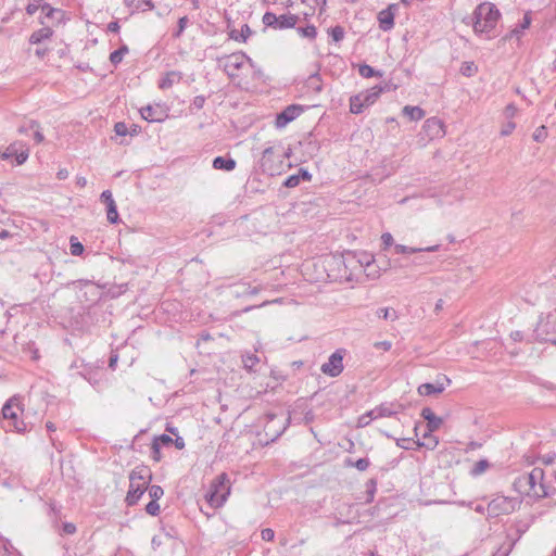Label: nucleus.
<instances>
[{"label":"nucleus","instance_id":"nucleus-1","mask_svg":"<svg viewBox=\"0 0 556 556\" xmlns=\"http://www.w3.org/2000/svg\"><path fill=\"white\" fill-rule=\"evenodd\" d=\"M500 17L501 13L493 3H480L473 11L472 26L475 34L485 35V38L490 39L492 37L490 34L496 27Z\"/></svg>","mask_w":556,"mask_h":556},{"label":"nucleus","instance_id":"nucleus-2","mask_svg":"<svg viewBox=\"0 0 556 556\" xmlns=\"http://www.w3.org/2000/svg\"><path fill=\"white\" fill-rule=\"evenodd\" d=\"M152 480V471L146 465L136 466L129 473V489L125 502L127 506H134L148 489Z\"/></svg>","mask_w":556,"mask_h":556},{"label":"nucleus","instance_id":"nucleus-3","mask_svg":"<svg viewBox=\"0 0 556 556\" xmlns=\"http://www.w3.org/2000/svg\"><path fill=\"white\" fill-rule=\"evenodd\" d=\"M290 153V149L285 151L280 146L267 147L260 160L262 170L270 176L280 175L286 167L290 166L285 163V159H288Z\"/></svg>","mask_w":556,"mask_h":556},{"label":"nucleus","instance_id":"nucleus-4","mask_svg":"<svg viewBox=\"0 0 556 556\" xmlns=\"http://www.w3.org/2000/svg\"><path fill=\"white\" fill-rule=\"evenodd\" d=\"M23 413L21 400L17 396H13L5 402L2 407L1 414L4 419L2 428L5 431H14L17 433H24L27 431V425L20 419V415Z\"/></svg>","mask_w":556,"mask_h":556},{"label":"nucleus","instance_id":"nucleus-5","mask_svg":"<svg viewBox=\"0 0 556 556\" xmlns=\"http://www.w3.org/2000/svg\"><path fill=\"white\" fill-rule=\"evenodd\" d=\"M230 494V482L226 473H220L211 483L205 495L206 501L212 507H220Z\"/></svg>","mask_w":556,"mask_h":556},{"label":"nucleus","instance_id":"nucleus-6","mask_svg":"<svg viewBox=\"0 0 556 556\" xmlns=\"http://www.w3.org/2000/svg\"><path fill=\"white\" fill-rule=\"evenodd\" d=\"M521 505L520 497L497 495L488 505L489 517L495 518L503 515H509L516 511Z\"/></svg>","mask_w":556,"mask_h":556},{"label":"nucleus","instance_id":"nucleus-7","mask_svg":"<svg viewBox=\"0 0 556 556\" xmlns=\"http://www.w3.org/2000/svg\"><path fill=\"white\" fill-rule=\"evenodd\" d=\"M384 88L381 86H375L364 92L355 94L350 98V111L353 114H361L363 111L372 105L380 94L383 92Z\"/></svg>","mask_w":556,"mask_h":556},{"label":"nucleus","instance_id":"nucleus-8","mask_svg":"<svg viewBox=\"0 0 556 556\" xmlns=\"http://www.w3.org/2000/svg\"><path fill=\"white\" fill-rule=\"evenodd\" d=\"M29 156V149L23 141H14L0 151V160H11L14 165H23Z\"/></svg>","mask_w":556,"mask_h":556},{"label":"nucleus","instance_id":"nucleus-9","mask_svg":"<svg viewBox=\"0 0 556 556\" xmlns=\"http://www.w3.org/2000/svg\"><path fill=\"white\" fill-rule=\"evenodd\" d=\"M530 488L531 497L541 498L548 496L547 486L544 483V471L534 467L530 472L525 473Z\"/></svg>","mask_w":556,"mask_h":556},{"label":"nucleus","instance_id":"nucleus-10","mask_svg":"<svg viewBox=\"0 0 556 556\" xmlns=\"http://www.w3.org/2000/svg\"><path fill=\"white\" fill-rule=\"evenodd\" d=\"M250 59L242 52H236L218 59V66L222 67L229 77H236L238 72Z\"/></svg>","mask_w":556,"mask_h":556},{"label":"nucleus","instance_id":"nucleus-11","mask_svg":"<svg viewBox=\"0 0 556 556\" xmlns=\"http://www.w3.org/2000/svg\"><path fill=\"white\" fill-rule=\"evenodd\" d=\"M299 21V16L295 14H281L276 15L273 12H266L263 15L262 22L265 26L274 29H287L293 28Z\"/></svg>","mask_w":556,"mask_h":556},{"label":"nucleus","instance_id":"nucleus-12","mask_svg":"<svg viewBox=\"0 0 556 556\" xmlns=\"http://www.w3.org/2000/svg\"><path fill=\"white\" fill-rule=\"evenodd\" d=\"M343 355L344 350H337L333 352L328 361L320 367L323 374L329 377H338L343 371Z\"/></svg>","mask_w":556,"mask_h":556},{"label":"nucleus","instance_id":"nucleus-13","mask_svg":"<svg viewBox=\"0 0 556 556\" xmlns=\"http://www.w3.org/2000/svg\"><path fill=\"white\" fill-rule=\"evenodd\" d=\"M303 106L298 104L288 105L283 111L277 114L275 125L277 128H283L303 113Z\"/></svg>","mask_w":556,"mask_h":556},{"label":"nucleus","instance_id":"nucleus-14","mask_svg":"<svg viewBox=\"0 0 556 556\" xmlns=\"http://www.w3.org/2000/svg\"><path fill=\"white\" fill-rule=\"evenodd\" d=\"M451 384V380L446 376H440L433 383H422L418 387V393L421 396H430L442 393L447 386Z\"/></svg>","mask_w":556,"mask_h":556},{"label":"nucleus","instance_id":"nucleus-15","mask_svg":"<svg viewBox=\"0 0 556 556\" xmlns=\"http://www.w3.org/2000/svg\"><path fill=\"white\" fill-rule=\"evenodd\" d=\"M422 130L429 140L442 138L445 135L444 124L437 117H430L425 121Z\"/></svg>","mask_w":556,"mask_h":556},{"label":"nucleus","instance_id":"nucleus-16","mask_svg":"<svg viewBox=\"0 0 556 556\" xmlns=\"http://www.w3.org/2000/svg\"><path fill=\"white\" fill-rule=\"evenodd\" d=\"M100 200L106 206L108 222L110 224H117L119 222V214L117 212V206L113 199L112 192L110 190H104L100 195Z\"/></svg>","mask_w":556,"mask_h":556},{"label":"nucleus","instance_id":"nucleus-17","mask_svg":"<svg viewBox=\"0 0 556 556\" xmlns=\"http://www.w3.org/2000/svg\"><path fill=\"white\" fill-rule=\"evenodd\" d=\"M140 115L149 123H160L166 118V112L161 105H147L140 109Z\"/></svg>","mask_w":556,"mask_h":556},{"label":"nucleus","instance_id":"nucleus-18","mask_svg":"<svg viewBox=\"0 0 556 556\" xmlns=\"http://www.w3.org/2000/svg\"><path fill=\"white\" fill-rule=\"evenodd\" d=\"M556 315L551 314L547 316L546 321H541L536 329V336L540 340L545 341V338L556 336Z\"/></svg>","mask_w":556,"mask_h":556},{"label":"nucleus","instance_id":"nucleus-19","mask_svg":"<svg viewBox=\"0 0 556 556\" xmlns=\"http://www.w3.org/2000/svg\"><path fill=\"white\" fill-rule=\"evenodd\" d=\"M396 9V4H390L387 9L378 13V22L381 30L389 31L394 27V11Z\"/></svg>","mask_w":556,"mask_h":556},{"label":"nucleus","instance_id":"nucleus-20","mask_svg":"<svg viewBox=\"0 0 556 556\" xmlns=\"http://www.w3.org/2000/svg\"><path fill=\"white\" fill-rule=\"evenodd\" d=\"M353 510L354 505L344 504L340 508H338L336 513V526L352 523L354 520H356L357 515L354 514Z\"/></svg>","mask_w":556,"mask_h":556},{"label":"nucleus","instance_id":"nucleus-21","mask_svg":"<svg viewBox=\"0 0 556 556\" xmlns=\"http://www.w3.org/2000/svg\"><path fill=\"white\" fill-rule=\"evenodd\" d=\"M420 415L427 420V430L429 432L437 431L443 424V419L438 417L430 407H424Z\"/></svg>","mask_w":556,"mask_h":556},{"label":"nucleus","instance_id":"nucleus-22","mask_svg":"<svg viewBox=\"0 0 556 556\" xmlns=\"http://www.w3.org/2000/svg\"><path fill=\"white\" fill-rule=\"evenodd\" d=\"M182 78L181 73L172 71L166 73L159 81L161 89H169L173 85L178 84Z\"/></svg>","mask_w":556,"mask_h":556},{"label":"nucleus","instance_id":"nucleus-23","mask_svg":"<svg viewBox=\"0 0 556 556\" xmlns=\"http://www.w3.org/2000/svg\"><path fill=\"white\" fill-rule=\"evenodd\" d=\"M395 252L397 254H409V253H417V252H435L440 249L439 244L427 247V248H409L403 244H395Z\"/></svg>","mask_w":556,"mask_h":556},{"label":"nucleus","instance_id":"nucleus-24","mask_svg":"<svg viewBox=\"0 0 556 556\" xmlns=\"http://www.w3.org/2000/svg\"><path fill=\"white\" fill-rule=\"evenodd\" d=\"M531 25V17L530 15L527 13L523 15L521 22L514 28L511 29V31L507 35V38L509 39H513L514 37H516L517 39H519L522 35V33L528 29Z\"/></svg>","mask_w":556,"mask_h":556},{"label":"nucleus","instance_id":"nucleus-25","mask_svg":"<svg viewBox=\"0 0 556 556\" xmlns=\"http://www.w3.org/2000/svg\"><path fill=\"white\" fill-rule=\"evenodd\" d=\"M213 167L215 169L230 172L236 167V161L231 157L216 156L213 160Z\"/></svg>","mask_w":556,"mask_h":556},{"label":"nucleus","instance_id":"nucleus-26","mask_svg":"<svg viewBox=\"0 0 556 556\" xmlns=\"http://www.w3.org/2000/svg\"><path fill=\"white\" fill-rule=\"evenodd\" d=\"M528 484L529 483L526 479V476L522 473L515 479L513 486L518 494L531 497V492Z\"/></svg>","mask_w":556,"mask_h":556},{"label":"nucleus","instance_id":"nucleus-27","mask_svg":"<svg viewBox=\"0 0 556 556\" xmlns=\"http://www.w3.org/2000/svg\"><path fill=\"white\" fill-rule=\"evenodd\" d=\"M52 35L53 31L50 27H42L30 35L29 42L31 45H38L43 40L49 39Z\"/></svg>","mask_w":556,"mask_h":556},{"label":"nucleus","instance_id":"nucleus-28","mask_svg":"<svg viewBox=\"0 0 556 556\" xmlns=\"http://www.w3.org/2000/svg\"><path fill=\"white\" fill-rule=\"evenodd\" d=\"M341 261H342L343 265L345 266V268L350 269L352 273L359 270L358 262H356L357 253L349 251V252L342 254Z\"/></svg>","mask_w":556,"mask_h":556},{"label":"nucleus","instance_id":"nucleus-29","mask_svg":"<svg viewBox=\"0 0 556 556\" xmlns=\"http://www.w3.org/2000/svg\"><path fill=\"white\" fill-rule=\"evenodd\" d=\"M402 112L404 116L415 122L420 121L425 116V111L419 106L405 105Z\"/></svg>","mask_w":556,"mask_h":556},{"label":"nucleus","instance_id":"nucleus-30","mask_svg":"<svg viewBox=\"0 0 556 556\" xmlns=\"http://www.w3.org/2000/svg\"><path fill=\"white\" fill-rule=\"evenodd\" d=\"M415 443L418 446H424L428 450H434L439 444V440L437 437L432 435V432L427 430L424 434V441H417Z\"/></svg>","mask_w":556,"mask_h":556},{"label":"nucleus","instance_id":"nucleus-31","mask_svg":"<svg viewBox=\"0 0 556 556\" xmlns=\"http://www.w3.org/2000/svg\"><path fill=\"white\" fill-rule=\"evenodd\" d=\"M251 34H252L251 28L249 27L248 24H244L241 27L240 31L233 29L230 31L229 36L231 39H233L236 41H245L251 36Z\"/></svg>","mask_w":556,"mask_h":556},{"label":"nucleus","instance_id":"nucleus-32","mask_svg":"<svg viewBox=\"0 0 556 556\" xmlns=\"http://www.w3.org/2000/svg\"><path fill=\"white\" fill-rule=\"evenodd\" d=\"M374 413L376 417H391L395 415L397 412L393 409V404H381L374 408Z\"/></svg>","mask_w":556,"mask_h":556},{"label":"nucleus","instance_id":"nucleus-33","mask_svg":"<svg viewBox=\"0 0 556 556\" xmlns=\"http://www.w3.org/2000/svg\"><path fill=\"white\" fill-rule=\"evenodd\" d=\"M359 271L364 270L366 271L368 268H370L375 262L374 256L367 253H359L357 254V261Z\"/></svg>","mask_w":556,"mask_h":556},{"label":"nucleus","instance_id":"nucleus-34","mask_svg":"<svg viewBox=\"0 0 556 556\" xmlns=\"http://www.w3.org/2000/svg\"><path fill=\"white\" fill-rule=\"evenodd\" d=\"M358 73L364 78H370V77H382L383 73L380 71L375 70L368 64H362L358 67Z\"/></svg>","mask_w":556,"mask_h":556},{"label":"nucleus","instance_id":"nucleus-35","mask_svg":"<svg viewBox=\"0 0 556 556\" xmlns=\"http://www.w3.org/2000/svg\"><path fill=\"white\" fill-rule=\"evenodd\" d=\"M376 315L379 318H383L386 320H391V321H395L396 319H399L397 312L395 309L389 308V307L378 308L376 312Z\"/></svg>","mask_w":556,"mask_h":556},{"label":"nucleus","instance_id":"nucleus-36","mask_svg":"<svg viewBox=\"0 0 556 556\" xmlns=\"http://www.w3.org/2000/svg\"><path fill=\"white\" fill-rule=\"evenodd\" d=\"M459 72L465 77H472L478 72V66L472 61L463 62Z\"/></svg>","mask_w":556,"mask_h":556},{"label":"nucleus","instance_id":"nucleus-37","mask_svg":"<svg viewBox=\"0 0 556 556\" xmlns=\"http://www.w3.org/2000/svg\"><path fill=\"white\" fill-rule=\"evenodd\" d=\"M306 87L315 92H320L323 84L319 74L316 73L311 75L306 80Z\"/></svg>","mask_w":556,"mask_h":556},{"label":"nucleus","instance_id":"nucleus-38","mask_svg":"<svg viewBox=\"0 0 556 556\" xmlns=\"http://www.w3.org/2000/svg\"><path fill=\"white\" fill-rule=\"evenodd\" d=\"M489 467L490 463L486 459H480L470 469V475L472 477L481 476L488 470Z\"/></svg>","mask_w":556,"mask_h":556},{"label":"nucleus","instance_id":"nucleus-39","mask_svg":"<svg viewBox=\"0 0 556 556\" xmlns=\"http://www.w3.org/2000/svg\"><path fill=\"white\" fill-rule=\"evenodd\" d=\"M128 52V48L127 46H123L121 47L119 49L113 51L111 54H110V61L112 64L114 65H117L118 63L122 62L124 55Z\"/></svg>","mask_w":556,"mask_h":556},{"label":"nucleus","instance_id":"nucleus-40","mask_svg":"<svg viewBox=\"0 0 556 556\" xmlns=\"http://www.w3.org/2000/svg\"><path fill=\"white\" fill-rule=\"evenodd\" d=\"M35 128H39V123L34 119H28V121L23 122L18 126L17 131L21 135H26V134H28V131L34 130Z\"/></svg>","mask_w":556,"mask_h":556},{"label":"nucleus","instance_id":"nucleus-41","mask_svg":"<svg viewBox=\"0 0 556 556\" xmlns=\"http://www.w3.org/2000/svg\"><path fill=\"white\" fill-rule=\"evenodd\" d=\"M298 33L305 38L314 39L317 35L316 27L314 25H308L306 27H299Z\"/></svg>","mask_w":556,"mask_h":556},{"label":"nucleus","instance_id":"nucleus-42","mask_svg":"<svg viewBox=\"0 0 556 556\" xmlns=\"http://www.w3.org/2000/svg\"><path fill=\"white\" fill-rule=\"evenodd\" d=\"M329 35L333 41L339 42L344 38L345 31L342 26L337 25L329 30Z\"/></svg>","mask_w":556,"mask_h":556},{"label":"nucleus","instance_id":"nucleus-43","mask_svg":"<svg viewBox=\"0 0 556 556\" xmlns=\"http://www.w3.org/2000/svg\"><path fill=\"white\" fill-rule=\"evenodd\" d=\"M70 243H71L70 249H71L72 255L78 256V255L83 254L84 245L77 240V238L71 237Z\"/></svg>","mask_w":556,"mask_h":556},{"label":"nucleus","instance_id":"nucleus-44","mask_svg":"<svg viewBox=\"0 0 556 556\" xmlns=\"http://www.w3.org/2000/svg\"><path fill=\"white\" fill-rule=\"evenodd\" d=\"M242 362L244 368L252 370L254 366L258 363V358L254 354H247L242 356Z\"/></svg>","mask_w":556,"mask_h":556},{"label":"nucleus","instance_id":"nucleus-45","mask_svg":"<svg viewBox=\"0 0 556 556\" xmlns=\"http://www.w3.org/2000/svg\"><path fill=\"white\" fill-rule=\"evenodd\" d=\"M147 490L149 491V496L152 498L151 501H157L164 494L163 489L160 485H156V484H153L151 486L148 485Z\"/></svg>","mask_w":556,"mask_h":556},{"label":"nucleus","instance_id":"nucleus-46","mask_svg":"<svg viewBox=\"0 0 556 556\" xmlns=\"http://www.w3.org/2000/svg\"><path fill=\"white\" fill-rule=\"evenodd\" d=\"M146 511H147V514H149L151 516H157L160 513V505H159L157 501L149 502L146 506Z\"/></svg>","mask_w":556,"mask_h":556},{"label":"nucleus","instance_id":"nucleus-47","mask_svg":"<svg viewBox=\"0 0 556 556\" xmlns=\"http://www.w3.org/2000/svg\"><path fill=\"white\" fill-rule=\"evenodd\" d=\"M547 136V130L545 126H540L533 132V139L538 142H542Z\"/></svg>","mask_w":556,"mask_h":556},{"label":"nucleus","instance_id":"nucleus-48","mask_svg":"<svg viewBox=\"0 0 556 556\" xmlns=\"http://www.w3.org/2000/svg\"><path fill=\"white\" fill-rule=\"evenodd\" d=\"M351 466H354L359 471H365L369 465L370 462L368 458H359L355 463H350Z\"/></svg>","mask_w":556,"mask_h":556},{"label":"nucleus","instance_id":"nucleus-49","mask_svg":"<svg viewBox=\"0 0 556 556\" xmlns=\"http://www.w3.org/2000/svg\"><path fill=\"white\" fill-rule=\"evenodd\" d=\"M300 182H301L300 175L294 174V175L289 176L285 180L283 186L287 188H294V187L299 186Z\"/></svg>","mask_w":556,"mask_h":556},{"label":"nucleus","instance_id":"nucleus-50","mask_svg":"<svg viewBox=\"0 0 556 556\" xmlns=\"http://www.w3.org/2000/svg\"><path fill=\"white\" fill-rule=\"evenodd\" d=\"M366 486H367V494H368V498L367 501L370 502L374 500V495H375V492L377 490V482L375 479H370L367 483H366Z\"/></svg>","mask_w":556,"mask_h":556},{"label":"nucleus","instance_id":"nucleus-51","mask_svg":"<svg viewBox=\"0 0 556 556\" xmlns=\"http://www.w3.org/2000/svg\"><path fill=\"white\" fill-rule=\"evenodd\" d=\"M187 24H188V17L187 16L180 17L178 20V27H177V30L174 33V37H176V38L180 37L181 34L184 33V30L186 29Z\"/></svg>","mask_w":556,"mask_h":556},{"label":"nucleus","instance_id":"nucleus-52","mask_svg":"<svg viewBox=\"0 0 556 556\" xmlns=\"http://www.w3.org/2000/svg\"><path fill=\"white\" fill-rule=\"evenodd\" d=\"M41 1L42 0H34L33 2H30L27 7H26V12L27 14L29 15H34L39 8H41Z\"/></svg>","mask_w":556,"mask_h":556},{"label":"nucleus","instance_id":"nucleus-53","mask_svg":"<svg viewBox=\"0 0 556 556\" xmlns=\"http://www.w3.org/2000/svg\"><path fill=\"white\" fill-rule=\"evenodd\" d=\"M76 532V526L73 522H64L62 525V534L72 535Z\"/></svg>","mask_w":556,"mask_h":556},{"label":"nucleus","instance_id":"nucleus-54","mask_svg":"<svg viewBox=\"0 0 556 556\" xmlns=\"http://www.w3.org/2000/svg\"><path fill=\"white\" fill-rule=\"evenodd\" d=\"M374 348L376 350H382V351H390L392 348V342L384 340V341H377L374 343Z\"/></svg>","mask_w":556,"mask_h":556},{"label":"nucleus","instance_id":"nucleus-55","mask_svg":"<svg viewBox=\"0 0 556 556\" xmlns=\"http://www.w3.org/2000/svg\"><path fill=\"white\" fill-rule=\"evenodd\" d=\"M153 442H157L160 447H161V445L168 446L173 443V439L167 434H162V435L155 438Z\"/></svg>","mask_w":556,"mask_h":556},{"label":"nucleus","instance_id":"nucleus-56","mask_svg":"<svg viewBox=\"0 0 556 556\" xmlns=\"http://www.w3.org/2000/svg\"><path fill=\"white\" fill-rule=\"evenodd\" d=\"M412 443H414V442L409 438H401V439L396 440V445L404 450H409Z\"/></svg>","mask_w":556,"mask_h":556},{"label":"nucleus","instance_id":"nucleus-57","mask_svg":"<svg viewBox=\"0 0 556 556\" xmlns=\"http://www.w3.org/2000/svg\"><path fill=\"white\" fill-rule=\"evenodd\" d=\"M261 536L264 541H273L275 538V532L270 528H265L261 531Z\"/></svg>","mask_w":556,"mask_h":556},{"label":"nucleus","instance_id":"nucleus-58","mask_svg":"<svg viewBox=\"0 0 556 556\" xmlns=\"http://www.w3.org/2000/svg\"><path fill=\"white\" fill-rule=\"evenodd\" d=\"M114 130L118 136H126L128 131L126 124L122 122L115 124Z\"/></svg>","mask_w":556,"mask_h":556},{"label":"nucleus","instance_id":"nucleus-59","mask_svg":"<svg viewBox=\"0 0 556 556\" xmlns=\"http://www.w3.org/2000/svg\"><path fill=\"white\" fill-rule=\"evenodd\" d=\"M0 556H15L10 549L7 547V543L2 538H0Z\"/></svg>","mask_w":556,"mask_h":556},{"label":"nucleus","instance_id":"nucleus-60","mask_svg":"<svg viewBox=\"0 0 556 556\" xmlns=\"http://www.w3.org/2000/svg\"><path fill=\"white\" fill-rule=\"evenodd\" d=\"M370 422V418L366 414H363L357 419V427L364 428L367 427Z\"/></svg>","mask_w":556,"mask_h":556},{"label":"nucleus","instance_id":"nucleus-61","mask_svg":"<svg viewBox=\"0 0 556 556\" xmlns=\"http://www.w3.org/2000/svg\"><path fill=\"white\" fill-rule=\"evenodd\" d=\"M41 11L46 17H52L53 14L56 12V10L51 8L48 3L41 5Z\"/></svg>","mask_w":556,"mask_h":556},{"label":"nucleus","instance_id":"nucleus-62","mask_svg":"<svg viewBox=\"0 0 556 556\" xmlns=\"http://www.w3.org/2000/svg\"><path fill=\"white\" fill-rule=\"evenodd\" d=\"M381 241L386 248L391 247L393 244V237L390 232L382 233Z\"/></svg>","mask_w":556,"mask_h":556},{"label":"nucleus","instance_id":"nucleus-63","mask_svg":"<svg viewBox=\"0 0 556 556\" xmlns=\"http://www.w3.org/2000/svg\"><path fill=\"white\" fill-rule=\"evenodd\" d=\"M152 458L155 462H159L161 458L160 446H159L157 442H153V444H152Z\"/></svg>","mask_w":556,"mask_h":556},{"label":"nucleus","instance_id":"nucleus-64","mask_svg":"<svg viewBox=\"0 0 556 556\" xmlns=\"http://www.w3.org/2000/svg\"><path fill=\"white\" fill-rule=\"evenodd\" d=\"M33 131H34V140L36 141V143H41L45 141V136L41 132L40 127L35 128Z\"/></svg>","mask_w":556,"mask_h":556}]
</instances>
